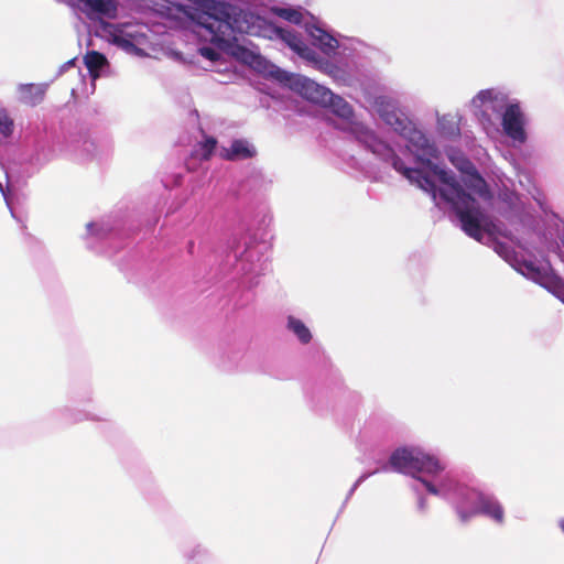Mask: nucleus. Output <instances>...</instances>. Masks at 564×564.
I'll use <instances>...</instances> for the list:
<instances>
[{
    "instance_id": "obj_1",
    "label": "nucleus",
    "mask_w": 564,
    "mask_h": 564,
    "mask_svg": "<svg viewBox=\"0 0 564 564\" xmlns=\"http://www.w3.org/2000/svg\"><path fill=\"white\" fill-rule=\"evenodd\" d=\"M325 107L340 120L339 128L352 134L373 154L391 162L395 171L404 175L410 183L429 193L435 204L449 206L459 218L462 229L471 238L482 242L496 232V226L488 213L491 195L484 178L475 166L462 154H451L449 160L462 172V182L456 181L452 172L432 162L437 158V149L415 128L408 117L398 109L394 99L379 96L375 100V110L379 117L395 131L399 137L400 153L411 156L415 166L408 165L397 151L380 140L373 131L360 122L351 106L340 96L330 91Z\"/></svg>"
},
{
    "instance_id": "obj_2",
    "label": "nucleus",
    "mask_w": 564,
    "mask_h": 564,
    "mask_svg": "<svg viewBox=\"0 0 564 564\" xmlns=\"http://www.w3.org/2000/svg\"><path fill=\"white\" fill-rule=\"evenodd\" d=\"M389 465L395 471L421 480L430 494L451 497L460 522L466 523L482 514L499 524L503 523L505 510L495 497L485 495L475 487L454 482L452 479H445L438 486L423 479L421 475H438L444 465L422 447L405 446L395 449L390 456Z\"/></svg>"
},
{
    "instance_id": "obj_3",
    "label": "nucleus",
    "mask_w": 564,
    "mask_h": 564,
    "mask_svg": "<svg viewBox=\"0 0 564 564\" xmlns=\"http://www.w3.org/2000/svg\"><path fill=\"white\" fill-rule=\"evenodd\" d=\"M511 99L506 89L490 87L479 90L468 102V108L485 133H497L500 113Z\"/></svg>"
},
{
    "instance_id": "obj_4",
    "label": "nucleus",
    "mask_w": 564,
    "mask_h": 564,
    "mask_svg": "<svg viewBox=\"0 0 564 564\" xmlns=\"http://www.w3.org/2000/svg\"><path fill=\"white\" fill-rule=\"evenodd\" d=\"M497 252L519 273L545 288L564 302V281L554 273L547 261L519 259L518 257L511 256L508 248L502 245L497 246Z\"/></svg>"
},
{
    "instance_id": "obj_5",
    "label": "nucleus",
    "mask_w": 564,
    "mask_h": 564,
    "mask_svg": "<svg viewBox=\"0 0 564 564\" xmlns=\"http://www.w3.org/2000/svg\"><path fill=\"white\" fill-rule=\"evenodd\" d=\"M99 34L109 43L117 45L129 54L138 56L143 54L141 46L147 43V35L142 25L101 22Z\"/></svg>"
},
{
    "instance_id": "obj_6",
    "label": "nucleus",
    "mask_w": 564,
    "mask_h": 564,
    "mask_svg": "<svg viewBox=\"0 0 564 564\" xmlns=\"http://www.w3.org/2000/svg\"><path fill=\"white\" fill-rule=\"evenodd\" d=\"M497 133H486L490 139L497 140L502 135L508 137L514 143L523 144L527 142L528 117L521 106V102L512 98L500 113L498 119Z\"/></svg>"
},
{
    "instance_id": "obj_7",
    "label": "nucleus",
    "mask_w": 564,
    "mask_h": 564,
    "mask_svg": "<svg viewBox=\"0 0 564 564\" xmlns=\"http://www.w3.org/2000/svg\"><path fill=\"white\" fill-rule=\"evenodd\" d=\"M291 89L300 94L303 98L322 105H327V99L330 98V90L314 80L296 74L285 76Z\"/></svg>"
},
{
    "instance_id": "obj_8",
    "label": "nucleus",
    "mask_w": 564,
    "mask_h": 564,
    "mask_svg": "<svg viewBox=\"0 0 564 564\" xmlns=\"http://www.w3.org/2000/svg\"><path fill=\"white\" fill-rule=\"evenodd\" d=\"M69 6L79 9L89 19H115L118 3L116 0H65Z\"/></svg>"
},
{
    "instance_id": "obj_9",
    "label": "nucleus",
    "mask_w": 564,
    "mask_h": 564,
    "mask_svg": "<svg viewBox=\"0 0 564 564\" xmlns=\"http://www.w3.org/2000/svg\"><path fill=\"white\" fill-rule=\"evenodd\" d=\"M240 249V247L235 249V257L238 259V263L240 265L239 271L243 274H260L267 270V262L262 259L260 252L256 248L248 247L245 242V249Z\"/></svg>"
},
{
    "instance_id": "obj_10",
    "label": "nucleus",
    "mask_w": 564,
    "mask_h": 564,
    "mask_svg": "<svg viewBox=\"0 0 564 564\" xmlns=\"http://www.w3.org/2000/svg\"><path fill=\"white\" fill-rule=\"evenodd\" d=\"M305 29L313 44L317 46L325 55L332 56L336 54L339 47V43L338 40L334 37L329 32H327L315 22L305 23Z\"/></svg>"
},
{
    "instance_id": "obj_11",
    "label": "nucleus",
    "mask_w": 564,
    "mask_h": 564,
    "mask_svg": "<svg viewBox=\"0 0 564 564\" xmlns=\"http://www.w3.org/2000/svg\"><path fill=\"white\" fill-rule=\"evenodd\" d=\"M256 149L246 140H235L229 148H221L220 156L226 160L238 161L252 158Z\"/></svg>"
},
{
    "instance_id": "obj_12",
    "label": "nucleus",
    "mask_w": 564,
    "mask_h": 564,
    "mask_svg": "<svg viewBox=\"0 0 564 564\" xmlns=\"http://www.w3.org/2000/svg\"><path fill=\"white\" fill-rule=\"evenodd\" d=\"M46 89L45 84H21L18 86L19 100L25 105L35 106L43 100Z\"/></svg>"
},
{
    "instance_id": "obj_13",
    "label": "nucleus",
    "mask_w": 564,
    "mask_h": 564,
    "mask_svg": "<svg viewBox=\"0 0 564 564\" xmlns=\"http://www.w3.org/2000/svg\"><path fill=\"white\" fill-rule=\"evenodd\" d=\"M84 62L94 82L108 68V61L105 55L96 51L88 52L84 57Z\"/></svg>"
},
{
    "instance_id": "obj_14",
    "label": "nucleus",
    "mask_w": 564,
    "mask_h": 564,
    "mask_svg": "<svg viewBox=\"0 0 564 564\" xmlns=\"http://www.w3.org/2000/svg\"><path fill=\"white\" fill-rule=\"evenodd\" d=\"M286 329L292 333L301 344H308L312 340V332L308 326L299 317L289 315L286 317Z\"/></svg>"
},
{
    "instance_id": "obj_15",
    "label": "nucleus",
    "mask_w": 564,
    "mask_h": 564,
    "mask_svg": "<svg viewBox=\"0 0 564 564\" xmlns=\"http://www.w3.org/2000/svg\"><path fill=\"white\" fill-rule=\"evenodd\" d=\"M15 122L10 111L0 106V144H6L14 134Z\"/></svg>"
},
{
    "instance_id": "obj_16",
    "label": "nucleus",
    "mask_w": 564,
    "mask_h": 564,
    "mask_svg": "<svg viewBox=\"0 0 564 564\" xmlns=\"http://www.w3.org/2000/svg\"><path fill=\"white\" fill-rule=\"evenodd\" d=\"M273 12L278 17H280L289 22H292L295 24H302V23L305 24L306 23L305 19H304V13L301 10L293 9V8H274Z\"/></svg>"
},
{
    "instance_id": "obj_17",
    "label": "nucleus",
    "mask_w": 564,
    "mask_h": 564,
    "mask_svg": "<svg viewBox=\"0 0 564 564\" xmlns=\"http://www.w3.org/2000/svg\"><path fill=\"white\" fill-rule=\"evenodd\" d=\"M216 140L212 137H206L197 147L195 154L202 160H208L216 148Z\"/></svg>"
},
{
    "instance_id": "obj_18",
    "label": "nucleus",
    "mask_w": 564,
    "mask_h": 564,
    "mask_svg": "<svg viewBox=\"0 0 564 564\" xmlns=\"http://www.w3.org/2000/svg\"><path fill=\"white\" fill-rule=\"evenodd\" d=\"M438 126L443 132L448 135H456L459 132L457 122L454 116L445 115L438 119Z\"/></svg>"
},
{
    "instance_id": "obj_19",
    "label": "nucleus",
    "mask_w": 564,
    "mask_h": 564,
    "mask_svg": "<svg viewBox=\"0 0 564 564\" xmlns=\"http://www.w3.org/2000/svg\"><path fill=\"white\" fill-rule=\"evenodd\" d=\"M86 228L90 236H100L106 231L105 228L97 223H88Z\"/></svg>"
},
{
    "instance_id": "obj_20",
    "label": "nucleus",
    "mask_w": 564,
    "mask_h": 564,
    "mask_svg": "<svg viewBox=\"0 0 564 564\" xmlns=\"http://www.w3.org/2000/svg\"><path fill=\"white\" fill-rule=\"evenodd\" d=\"M367 476H368V475H362V476H360V477H359V479L357 480V482H356L355 487H356V486H358L360 482H362V481L367 478Z\"/></svg>"
},
{
    "instance_id": "obj_21",
    "label": "nucleus",
    "mask_w": 564,
    "mask_h": 564,
    "mask_svg": "<svg viewBox=\"0 0 564 564\" xmlns=\"http://www.w3.org/2000/svg\"><path fill=\"white\" fill-rule=\"evenodd\" d=\"M73 63H74V62H73V61H70V62H68L65 66H70V65H73Z\"/></svg>"
}]
</instances>
